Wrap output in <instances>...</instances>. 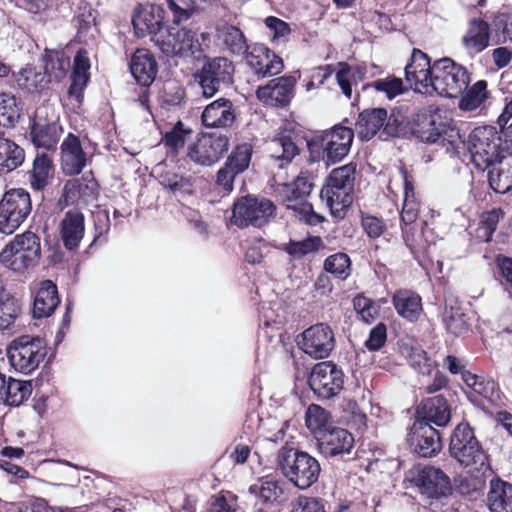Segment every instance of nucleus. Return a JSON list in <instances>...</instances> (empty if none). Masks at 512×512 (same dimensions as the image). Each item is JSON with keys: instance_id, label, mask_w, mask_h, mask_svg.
I'll return each instance as SVG.
<instances>
[{"instance_id": "1", "label": "nucleus", "mask_w": 512, "mask_h": 512, "mask_svg": "<svg viewBox=\"0 0 512 512\" xmlns=\"http://www.w3.org/2000/svg\"><path fill=\"white\" fill-rule=\"evenodd\" d=\"M449 451L451 456L471 475V480L466 478L461 481V493L481 490L486 478L492 474V470L487 453L468 424L461 423L454 429Z\"/></svg>"}, {"instance_id": "2", "label": "nucleus", "mask_w": 512, "mask_h": 512, "mask_svg": "<svg viewBox=\"0 0 512 512\" xmlns=\"http://www.w3.org/2000/svg\"><path fill=\"white\" fill-rule=\"evenodd\" d=\"M167 7L173 15L174 24L188 20L194 11L192 0H167ZM154 43L167 56L190 57L201 52L197 33L178 25L160 31Z\"/></svg>"}, {"instance_id": "3", "label": "nucleus", "mask_w": 512, "mask_h": 512, "mask_svg": "<svg viewBox=\"0 0 512 512\" xmlns=\"http://www.w3.org/2000/svg\"><path fill=\"white\" fill-rule=\"evenodd\" d=\"M285 431L281 427L269 441L284 442L278 451L277 465L283 476L299 489L311 487L319 478L321 467L318 460L309 453L299 451L284 441Z\"/></svg>"}, {"instance_id": "4", "label": "nucleus", "mask_w": 512, "mask_h": 512, "mask_svg": "<svg viewBox=\"0 0 512 512\" xmlns=\"http://www.w3.org/2000/svg\"><path fill=\"white\" fill-rule=\"evenodd\" d=\"M356 164L349 163L333 169L321 189L320 197L333 216L343 218L353 202Z\"/></svg>"}, {"instance_id": "5", "label": "nucleus", "mask_w": 512, "mask_h": 512, "mask_svg": "<svg viewBox=\"0 0 512 512\" xmlns=\"http://www.w3.org/2000/svg\"><path fill=\"white\" fill-rule=\"evenodd\" d=\"M353 138V130L341 125L315 134L307 143L309 159L313 162L324 160L327 164L340 162L348 155Z\"/></svg>"}, {"instance_id": "6", "label": "nucleus", "mask_w": 512, "mask_h": 512, "mask_svg": "<svg viewBox=\"0 0 512 512\" xmlns=\"http://www.w3.org/2000/svg\"><path fill=\"white\" fill-rule=\"evenodd\" d=\"M41 256L40 238L31 231L16 235L1 251L0 262L7 268L22 272L34 267Z\"/></svg>"}, {"instance_id": "7", "label": "nucleus", "mask_w": 512, "mask_h": 512, "mask_svg": "<svg viewBox=\"0 0 512 512\" xmlns=\"http://www.w3.org/2000/svg\"><path fill=\"white\" fill-rule=\"evenodd\" d=\"M45 356V343L39 337L24 335L14 339L7 347L10 366L23 374H29L37 369Z\"/></svg>"}, {"instance_id": "8", "label": "nucleus", "mask_w": 512, "mask_h": 512, "mask_svg": "<svg viewBox=\"0 0 512 512\" xmlns=\"http://www.w3.org/2000/svg\"><path fill=\"white\" fill-rule=\"evenodd\" d=\"M500 143L501 139L494 127L475 128L470 133L467 143L474 166L484 171L494 165L498 158L503 156L500 151Z\"/></svg>"}, {"instance_id": "9", "label": "nucleus", "mask_w": 512, "mask_h": 512, "mask_svg": "<svg viewBox=\"0 0 512 512\" xmlns=\"http://www.w3.org/2000/svg\"><path fill=\"white\" fill-rule=\"evenodd\" d=\"M433 92L445 97H457L470 83L468 70L450 58H442L432 64Z\"/></svg>"}, {"instance_id": "10", "label": "nucleus", "mask_w": 512, "mask_h": 512, "mask_svg": "<svg viewBox=\"0 0 512 512\" xmlns=\"http://www.w3.org/2000/svg\"><path fill=\"white\" fill-rule=\"evenodd\" d=\"M32 209L30 194L22 189H11L0 200V232L12 234L28 217Z\"/></svg>"}, {"instance_id": "11", "label": "nucleus", "mask_w": 512, "mask_h": 512, "mask_svg": "<svg viewBox=\"0 0 512 512\" xmlns=\"http://www.w3.org/2000/svg\"><path fill=\"white\" fill-rule=\"evenodd\" d=\"M275 206L272 201L252 196H245L234 203L231 222L244 228L249 225L262 227L275 216Z\"/></svg>"}, {"instance_id": "12", "label": "nucleus", "mask_w": 512, "mask_h": 512, "mask_svg": "<svg viewBox=\"0 0 512 512\" xmlns=\"http://www.w3.org/2000/svg\"><path fill=\"white\" fill-rule=\"evenodd\" d=\"M399 128L398 120L382 108L365 110L359 114L355 124L357 136L364 141L372 139L377 133L379 138L387 140L397 135Z\"/></svg>"}, {"instance_id": "13", "label": "nucleus", "mask_w": 512, "mask_h": 512, "mask_svg": "<svg viewBox=\"0 0 512 512\" xmlns=\"http://www.w3.org/2000/svg\"><path fill=\"white\" fill-rule=\"evenodd\" d=\"M233 73L234 65L227 58L209 59L197 74L202 95L206 98L213 97L223 86L232 83Z\"/></svg>"}, {"instance_id": "14", "label": "nucleus", "mask_w": 512, "mask_h": 512, "mask_svg": "<svg viewBox=\"0 0 512 512\" xmlns=\"http://www.w3.org/2000/svg\"><path fill=\"white\" fill-rule=\"evenodd\" d=\"M309 386L320 399H331L344 386V373L330 361L316 364L309 376Z\"/></svg>"}, {"instance_id": "15", "label": "nucleus", "mask_w": 512, "mask_h": 512, "mask_svg": "<svg viewBox=\"0 0 512 512\" xmlns=\"http://www.w3.org/2000/svg\"><path fill=\"white\" fill-rule=\"evenodd\" d=\"M229 141L223 134H202L188 146L187 156L195 164L211 166L228 150Z\"/></svg>"}, {"instance_id": "16", "label": "nucleus", "mask_w": 512, "mask_h": 512, "mask_svg": "<svg viewBox=\"0 0 512 512\" xmlns=\"http://www.w3.org/2000/svg\"><path fill=\"white\" fill-rule=\"evenodd\" d=\"M409 474L411 481L429 498L445 496L450 490L449 478L439 468L417 465Z\"/></svg>"}, {"instance_id": "17", "label": "nucleus", "mask_w": 512, "mask_h": 512, "mask_svg": "<svg viewBox=\"0 0 512 512\" xmlns=\"http://www.w3.org/2000/svg\"><path fill=\"white\" fill-rule=\"evenodd\" d=\"M299 345L306 354L315 359L326 358L335 347L333 331L323 323L313 325L302 333Z\"/></svg>"}, {"instance_id": "18", "label": "nucleus", "mask_w": 512, "mask_h": 512, "mask_svg": "<svg viewBox=\"0 0 512 512\" xmlns=\"http://www.w3.org/2000/svg\"><path fill=\"white\" fill-rule=\"evenodd\" d=\"M413 134L422 142L444 145L445 141L453 145L459 133L455 128L446 124L439 115H424L413 128Z\"/></svg>"}, {"instance_id": "19", "label": "nucleus", "mask_w": 512, "mask_h": 512, "mask_svg": "<svg viewBox=\"0 0 512 512\" xmlns=\"http://www.w3.org/2000/svg\"><path fill=\"white\" fill-rule=\"evenodd\" d=\"M408 442L421 457H431L441 450L439 432L427 422L416 421L410 429Z\"/></svg>"}, {"instance_id": "20", "label": "nucleus", "mask_w": 512, "mask_h": 512, "mask_svg": "<svg viewBox=\"0 0 512 512\" xmlns=\"http://www.w3.org/2000/svg\"><path fill=\"white\" fill-rule=\"evenodd\" d=\"M246 54V61L259 77H269L283 70V61L264 44L251 45Z\"/></svg>"}, {"instance_id": "21", "label": "nucleus", "mask_w": 512, "mask_h": 512, "mask_svg": "<svg viewBox=\"0 0 512 512\" xmlns=\"http://www.w3.org/2000/svg\"><path fill=\"white\" fill-rule=\"evenodd\" d=\"M296 79L293 76H282L270 80L266 85L258 87L257 98L263 103L284 107L288 105L294 96Z\"/></svg>"}, {"instance_id": "22", "label": "nucleus", "mask_w": 512, "mask_h": 512, "mask_svg": "<svg viewBox=\"0 0 512 512\" xmlns=\"http://www.w3.org/2000/svg\"><path fill=\"white\" fill-rule=\"evenodd\" d=\"M162 12V8L157 5L148 4L139 6L135 10L132 18V24L136 34L139 37L150 35L154 42L156 34L166 28L162 26Z\"/></svg>"}, {"instance_id": "23", "label": "nucleus", "mask_w": 512, "mask_h": 512, "mask_svg": "<svg viewBox=\"0 0 512 512\" xmlns=\"http://www.w3.org/2000/svg\"><path fill=\"white\" fill-rule=\"evenodd\" d=\"M85 235V217L77 210L67 211L59 224V236L69 251L78 249Z\"/></svg>"}, {"instance_id": "24", "label": "nucleus", "mask_w": 512, "mask_h": 512, "mask_svg": "<svg viewBox=\"0 0 512 512\" xmlns=\"http://www.w3.org/2000/svg\"><path fill=\"white\" fill-rule=\"evenodd\" d=\"M317 441L320 452L327 457L349 454L354 446L353 435L338 427H332L319 436Z\"/></svg>"}, {"instance_id": "25", "label": "nucleus", "mask_w": 512, "mask_h": 512, "mask_svg": "<svg viewBox=\"0 0 512 512\" xmlns=\"http://www.w3.org/2000/svg\"><path fill=\"white\" fill-rule=\"evenodd\" d=\"M63 134V128L57 121L48 122L39 115L35 116L30 137L37 148L54 150Z\"/></svg>"}, {"instance_id": "26", "label": "nucleus", "mask_w": 512, "mask_h": 512, "mask_svg": "<svg viewBox=\"0 0 512 512\" xmlns=\"http://www.w3.org/2000/svg\"><path fill=\"white\" fill-rule=\"evenodd\" d=\"M97 193V183L89 176L68 180L63 188L60 202L65 205L87 204Z\"/></svg>"}, {"instance_id": "27", "label": "nucleus", "mask_w": 512, "mask_h": 512, "mask_svg": "<svg viewBox=\"0 0 512 512\" xmlns=\"http://www.w3.org/2000/svg\"><path fill=\"white\" fill-rule=\"evenodd\" d=\"M61 167L66 175L79 174L86 165V154L80 139L69 133L61 144Z\"/></svg>"}, {"instance_id": "28", "label": "nucleus", "mask_w": 512, "mask_h": 512, "mask_svg": "<svg viewBox=\"0 0 512 512\" xmlns=\"http://www.w3.org/2000/svg\"><path fill=\"white\" fill-rule=\"evenodd\" d=\"M202 123L206 127L225 128L235 120L233 103L226 98H219L208 104L202 113Z\"/></svg>"}, {"instance_id": "29", "label": "nucleus", "mask_w": 512, "mask_h": 512, "mask_svg": "<svg viewBox=\"0 0 512 512\" xmlns=\"http://www.w3.org/2000/svg\"><path fill=\"white\" fill-rule=\"evenodd\" d=\"M490 25L474 18L469 21L468 28L462 37V44L470 55L479 54L489 46Z\"/></svg>"}, {"instance_id": "30", "label": "nucleus", "mask_w": 512, "mask_h": 512, "mask_svg": "<svg viewBox=\"0 0 512 512\" xmlns=\"http://www.w3.org/2000/svg\"><path fill=\"white\" fill-rule=\"evenodd\" d=\"M459 95L458 108L463 112H481L486 108V103L491 97L485 80H478L473 85H468Z\"/></svg>"}, {"instance_id": "31", "label": "nucleus", "mask_w": 512, "mask_h": 512, "mask_svg": "<svg viewBox=\"0 0 512 512\" xmlns=\"http://www.w3.org/2000/svg\"><path fill=\"white\" fill-rule=\"evenodd\" d=\"M130 71L135 80L142 86H149L157 74V62L146 49H138L130 61Z\"/></svg>"}, {"instance_id": "32", "label": "nucleus", "mask_w": 512, "mask_h": 512, "mask_svg": "<svg viewBox=\"0 0 512 512\" xmlns=\"http://www.w3.org/2000/svg\"><path fill=\"white\" fill-rule=\"evenodd\" d=\"M403 239L411 252L417 256L428 251L435 237L425 221L415 223L411 227L402 228Z\"/></svg>"}, {"instance_id": "33", "label": "nucleus", "mask_w": 512, "mask_h": 512, "mask_svg": "<svg viewBox=\"0 0 512 512\" xmlns=\"http://www.w3.org/2000/svg\"><path fill=\"white\" fill-rule=\"evenodd\" d=\"M418 414L424 422L430 425L446 426L451 418L450 408L442 396H434L426 399L419 407Z\"/></svg>"}, {"instance_id": "34", "label": "nucleus", "mask_w": 512, "mask_h": 512, "mask_svg": "<svg viewBox=\"0 0 512 512\" xmlns=\"http://www.w3.org/2000/svg\"><path fill=\"white\" fill-rule=\"evenodd\" d=\"M487 506L490 512H512V484L499 478L491 479Z\"/></svg>"}, {"instance_id": "35", "label": "nucleus", "mask_w": 512, "mask_h": 512, "mask_svg": "<svg viewBox=\"0 0 512 512\" xmlns=\"http://www.w3.org/2000/svg\"><path fill=\"white\" fill-rule=\"evenodd\" d=\"M60 300L57 287L51 280H45L41 283L33 303V315L36 318L50 316Z\"/></svg>"}, {"instance_id": "36", "label": "nucleus", "mask_w": 512, "mask_h": 512, "mask_svg": "<svg viewBox=\"0 0 512 512\" xmlns=\"http://www.w3.org/2000/svg\"><path fill=\"white\" fill-rule=\"evenodd\" d=\"M488 172L490 187L497 193L504 194L512 189V156L498 158Z\"/></svg>"}, {"instance_id": "37", "label": "nucleus", "mask_w": 512, "mask_h": 512, "mask_svg": "<svg viewBox=\"0 0 512 512\" xmlns=\"http://www.w3.org/2000/svg\"><path fill=\"white\" fill-rule=\"evenodd\" d=\"M392 302L397 313L411 322L416 321L422 312L421 297L411 290L400 289L396 291Z\"/></svg>"}, {"instance_id": "38", "label": "nucleus", "mask_w": 512, "mask_h": 512, "mask_svg": "<svg viewBox=\"0 0 512 512\" xmlns=\"http://www.w3.org/2000/svg\"><path fill=\"white\" fill-rule=\"evenodd\" d=\"M248 491L262 503H279L284 495L283 483L268 476L259 478Z\"/></svg>"}, {"instance_id": "39", "label": "nucleus", "mask_w": 512, "mask_h": 512, "mask_svg": "<svg viewBox=\"0 0 512 512\" xmlns=\"http://www.w3.org/2000/svg\"><path fill=\"white\" fill-rule=\"evenodd\" d=\"M25 151L15 141L0 136V174H7L20 167Z\"/></svg>"}, {"instance_id": "40", "label": "nucleus", "mask_w": 512, "mask_h": 512, "mask_svg": "<svg viewBox=\"0 0 512 512\" xmlns=\"http://www.w3.org/2000/svg\"><path fill=\"white\" fill-rule=\"evenodd\" d=\"M54 176L52 159L45 153L37 154L29 171V183L33 190H42Z\"/></svg>"}, {"instance_id": "41", "label": "nucleus", "mask_w": 512, "mask_h": 512, "mask_svg": "<svg viewBox=\"0 0 512 512\" xmlns=\"http://www.w3.org/2000/svg\"><path fill=\"white\" fill-rule=\"evenodd\" d=\"M90 60L85 50L81 49L77 52L72 71V83L68 93L70 96L79 99L89 80Z\"/></svg>"}, {"instance_id": "42", "label": "nucleus", "mask_w": 512, "mask_h": 512, "mask_svg": "<svg viewBox=\"0 0 512 512\" xmlns=\"http://www.w3.org/2000/svg\"><path fill=\"white\" fill-rule=\"evenodd\" d=\"M15 80L21 89L37 92L44 89L51 79L45 70L28 65L16 74Z\"/></svg>"}, {"instance_id": "43", "label": "nucleus", "mask_w": 512, "mask_h": 512, "mask_svg": "<svg viewBox=\"0 0 512 512\" xmlns=\"http://www.w3.org/2000/svg\"><path fill=\"white\" fill-rule=\"evenodd\" d=\"M267 151L271 158L275 160L285 161L287 163L299 153L297 145L287 134H277L267 142Z\"/></svg>"}, {"instance_id": "44", "label": "nucleus", "mask_w": 512, "mask_h": 512, "mask_svg": "<svg viewBox=\"0 0 512 512\" xmlns=\"http://www.w3.org/2000/svg\"><path fill=\"white\" fill-rule=\"evenodd\" d=\"M32 393L31 381L9 378L5 382L2 398L9 406H19L24 403Z\"/></svg>"}, {"instance_id": "45", "label": "nucleus", "mask_w": 512, "mask_h": 512, "mask_svg": "<svg viewBox=\"0 0 512 512\" xmlns=\"http://www.w3.org/2000/svg\"><path fill=\"white\" fill-rule=\"evenodd\" d=\"M218 38L235 55L245 54L249 47L243 32L236 26L225 24L218 29Z\"/></svg>"}, {"instance_id": "46", "label": "nucleus", "mask_w": 512, "mask_h": 512, "mask_svg": "<svg viewBox=\"0 0 512 512\" xmlns=\"http://www.w3.org/2000/svg\"><path fill=\"white\" fill-rule=\"evenodd\" d=\"M337 66V82L343 94L347 98H350L352 94V84H357L359 81L363 80L365 76V68L360 65L352 66L346 62H339Z\"/></svg>"}, {"instance_id": "47", "label": "nucleus", "mask_w": 512, "mask_h": 512, "mask_svg": "<svg viewBox=\"0 0 512 512\" xmlns=\"http://www.w3.org/2000/svg\"><path fill=\"white\" fill-rule=\"evenodd\" d=\"M305 420L307 428L317 439L333 427L330 413L316 404H311L308 407Z\"/></svg>"}, {"instance_id": "48", "label": "nucleus", "mask_w": 512, "mask_h": 512, "mask_svg": "<svg viewBox=\"0 0 512 512\" xmlns=\"http://www.w3.org/2000/svg\"><path fill=\"white\" fill-rule=\"evenodd\" d=\"M43 62L44 70L50 79L54 78L55 80L62 79L70 67L69 56L59 50H45Z\"/></svg>"}, {"instance_id": "49", "label": "nucleus", "mask_w": 512, "mask_h": 512, "mask_svg": "<svg viewBox=\"0 0 512 512\" xmlns=\"http://www.w3.org/2000/svg\"><path fill=\"white\" fill-rule=\"evenodd\" d=\"M463 380L476 394L490 402H495L499 399V391L494 380L486 379L470 372L463 374Z\"/></svg>"}, {"instance_id": "50", "label": "nucleus", "mask_w": 512, "mask_h": 512, "mask_svg": "<svg viewBox=\"0 0 512 512\" xmlns=\"http://www.w3.org/2000/svg\"><path fill=\"white\" fill-rule=\"evenodd\" d=\"M324 271L338 280H346L352 272L350 257L344 252L328 256L323 264Z\"/></svg>"}, {"instance_id": "51", "label": "nucleus", "mask_w": 512, "mask_h": 512, "mask_svg": "<svg viewBox=\"0 0 512 512\" xmlns=\"http://www.w3.org/2000/svg\"><path fill=\"white\" fill-rule=\"evenodd\" d=\"M401 353L406 357L411 367L420 374L426 375L432 371L433 363L421 347L405 344L401 347Z\"/></svg>"}, {"instance_id": "52", "label": "nucleus", "mask_w": 512, "mask_h": 512, "mask_svg": "<svg viewBox=\"0 0 512 512\" xmlns=\"http://www.w3.org/2000/svg\"><path fill=\"white\" fill-rule=\"evenodd\" d=\"M312 190V184L308 178L299 175L292 183L279 184L276 189L277 196L280 199L296 198L299 200L303 197H308Z\"/></svg>"}, {"instance_id": "53", "label": "nucleus", "mask_w": 512, "mask_h": 512, "mask_svg": "<svg viewBox=\"0 0 512 512\" xmlns=\"http://www.w3.org/2000/svg\"><path fill=\"white\" fill-rule=\"evenodd\" d=\"M432 68L422 70H411L405 72L406 83L415 92L423 94H432L434 87V77Z\"/></svg>"}, {"instance_id": "54", "label": "nucleus", "mask_w": 512, "mask_h": 512, "mask_svg": "<svg viewBox=\"0 0 512 512\" xmlns=\"http://www.w3.org/2000/svg\"><path fill=\"white\" fill-rule=\"evenodd\" d=\"M280 199L287 209L295 212L300 220H304L309 224H317L322 218L313 211V207L307 202L308 197Z\"/></svg>"}, {"instance_id": "55", "label": "nucleus", "mask_w": 512, "mask_h": 512, "mask_svg": "<svg viewBox=\"0 0 512 512\" xmlns=\"http://www.w3.org/2000/svg\"><path fill=\"white\" fill-rule=\"evenodd\" d=\"M418 216V204L415 201L414 197V189L410 182H408L405 177V185H404V201L403 207L401 211V221L402 228H407L413 226L417 220Z\"/></svg>"}, {"instance_id": "56", "label": "nucleus", "mask_w": 512, "mask_h": 512, "mask_svg": "<svg viewBox=\"0 0 512 512\" xmlns=\"http://www.w3.org/2000/svg\"><path fill=\"white\" fill-rule=\"evenodd\" d=\"M160 184L175 195L191 194L193 182L191 178L183 177L175 172L167 171L160 176Z\"/></svg>"}, {"instance_id": "57", "label": "nucleus", "mask_w": 512, "mask_h": 512, "mask_svg": "<svg viewBox=\"0 0 512 512\" xmlns=\"http://www.w3.org/2000/svg\"><path fill=\"white\" fill-rule=\"evenodd\" d=\"M503 216L504 212L500 208H493L492 210L485 212L482 215L479 227L477 228V238L481 241L489 242Z\"/></svg>"}, {"instance_id": "58", "label": "nucleus", "mask_w": 512, "mask_h": 512, "mask_svg": "<svg viewBox=\"0 0 512 512\" xmlns=\"http://www.w3.org/2000/svg\"><path fill=\"white\" fill-rule=\"evenodd\" d=\"M443 323L448 332L459 335L468 330L465 314L458 306L446 307L443 312Z\"/></svg>"}, {"instance_id": "59", "label": "nucleus", "mask_w": 512, "mask_h": 512, "mask_svg": "<svg viewBox=\"0 0 512 512\" xmlns=\"http://www.w3.org/2000/svg\"><path fill=\"white\" fill-rule=\"evenodd\" d=\"M20 304L12 295L0 296V330L9 329L20 314Z\"/></svg>"}, {"instance_id": "60", "label": "nucleus", "mask_w": 512, "mask_h": 512, "mask_svg": "<svg viewBox=\"0 0 512 512\" xmlns=\"http://www.w3.org/2000/svg\"><path fill=\"white\" fill-rule=\"evenodd\" d=\"M19 118V109L13 95L0 92V126L12 127Z\"/></svg>"}, {"instance_id": "61", "label": "nucleus", "mask_w": 512, "mask_h": 512, "mask_svg": "<svg viewBox=\"0 0 512 512\" xmlns=\"http://www.w3.org/2000/svg\"><path fill=\"white\" fill-rule=\"evenodd\" d=\"M252 151L253 149L251 144H239L228 157L225 164L233 169L236 173L240 174L249 167Z\"/></svg>"}, {"instance_id": "62", "label": "nucleus", "mask_w": 512, "mask_h": 512, "mask_svg": "<svg viewBox=\"0 0 512 512\" xmlns=\"http://www.w3.org/2000/svg\"><path fill=\"white\" fill-rule=\"evenodd\" d=\"M322 240L319 237H309L302 241L290 242L286 251L294 258H301L309 253L319 250Z\"/></svg>"}, {"instance_id": "63", "label": "nucleus", "mask_w": 512, "mask_h": 512, "mask_svg": "<svg viewBox=\"0 0 512 512\" xmlns=\"http://www.w3.org/2000/svg\"><path fill=\"white\" fill-rule=\"evenodd\" d=\"M373 86L378 92L384 93L388 99H393L404 92L403 81L397 77L379 79Z\"/></svg>"}, {"instance_id": "64", "label": "nucleus", "mask_w": 512, "mask_h": 512, "mask_svg": "<svg viewBox=\"0 0 512 512\" xmlns=\"http://www.w3.org/2000/svg\"><path fill=\"white\" fill-rule=\"evenodd\" d=\"M191 134V130L184 128V125L179 122L174 128L167 132L164 137L165 145L168 146L172 151L177 152L183 148L187 136Z\"/></svg>"}]
</instances>
